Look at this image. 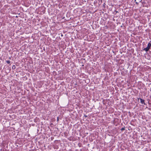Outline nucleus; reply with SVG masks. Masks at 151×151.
I'll list each match as a JSON object with an SVG mask.
<instances>
[{"label": "nucleus", "mask_w": 151, "mask_h": 151, "mask_svg": "<svg viewBox=\"0 0 151 151\" xmlns=\"http://www.w3.org/2000/svg\"><path fill=\"white\" fill-rule=\"evenodd\" d=\"M151 46V44L149 42L148 43L147 47L144 48L143 50L145 51L146 52H147L150 49Z\"/></svg>", "instance_id": "f257e3e1"}, {"label": "nucleus", "mask_w": 151, "mask_h": 151, "mask_svg": "<svg viewBox=\"0 0 151 151\" xmlns=\"http://www.w3.org/2000/svg\"><path fill=\"white\" fill-rule=\"evenodd\" d=\"M138 100H139L140 101V102L142 104H143L144 105H145L146 104L145 102V100L144 99H142L141 98H139L138 99Z\"/></svg>", "instance_id": "f03ea898"}, {"label": "nucleus", "mask_w": 151, "mask_h": 151, "mask_svg": "<svg viewBox=\"0 0 151 151\" xmlns=\"http://www.w3.org/2000/svg\"><path fill=\"white\" fill-rule=\"evenodd\" d=\"M12 69H14L16 68V66L15 65H13L12 67Z\"/></svg>", "instance_id": "7ed1b4c3"}, {"label": "nucleus", "mask_w": 151, "mask_h": 151, "mask_svg": "<svg viewBox=\"0 0 151 151\" xmlns=\"http://www.w3.org/2000/svg\"><path fill=\"white\" fill-rule=\"evenodd\" d=\"M6 62L8 64H9L10 63V61L9 60H7Z\"/></svg>", "instance_id": "20e7f679"}, {"label": "nucleus", "mask_w": 151, "mask_h": 151, "mask_svg": "<svg viewBox=\"0 0 151 151\" xmlns=\"http://www.w3.org/2000/svg\"><path fill=\"white\" fill-rule=\"evenodd\" d=\"M125 130V128H124V127L122 128V129H121V130H122V131H123V130Z\"/></svg>", "instance_id": "39448f33"}, {"label": "nucleus", "mask_w": 151, "mask_h": 151, "mask_svg": "<svg viewBox=\"0 0 151 151\" xmlns=\"http://www.w3.org/2000/svg\"><path fill=\"white\" fill-rule=\"evenodd\" d=\"M58 120H59V118H58V117H57V121H58Z\"/></svg>", "instance_id": "423d86ee"}, {"label": "nucleus", "mask_w": 151, "mask_h": 151, "mask_svg": "<svg viewBox=\"0 0 151 151\" xmlns=\"http://www.w3.org/2000/svg\"><path fill=\"white\" fill-rule=\"evenodd\" d=\"M84 116H85L86 117H87V116L86 115H85Z\"/></svg>", "instance_id": "0eeeda50"}]
</instances>
